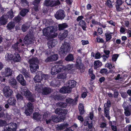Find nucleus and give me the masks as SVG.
<instances>
[{"label":"nucleus","mask_w":131,"mask_h":131,"mask_svg":"<svg viewBox=\"0 0 131 131\" xmlns=\"http://www.w3.org/2000/svg\"><path fill=\"white\" fill-rule=\"evenodd\" d=\"M73 68V65L69 64L66 67L61 64H59L53 66L51 69V73L53 75H55L59 73V72H63L65 70L66 71L70 70Z\"/></svg>","instance_id":"obj_1"},{"label":"nucleus","mask_w":131,"mask_h":131,"mask_svg":"<svg viewBox=\"0 0 131 131\" xmlns=\"http://www.w3.org/2000/svg\"><path fill=\"white\" fill-rule=\"evenodd\" d=\"M29 64V68L31 72L32 73L36 72L39 66L38 64L39 63L38 59L37 57H34L29 59L28 61Z\"/></svg>","instance_id":"obj_2"},{"label":"nucleus","mask_w":131,"mask_h":131,"mask_svg":"<svg viewBox=\"0 0 131 131\" xmlns=\"http://www.w3.org/2000/svg\"><path fill=\"white\" fill-rule=\"evenodd\" d=\"M56 30V29L54 26L48 27L43 29V35L47 37H53L55 36L54 34Z\"/></svg>","instance_id":"obj_3"},{"label":"nucleus","mask_w":131,"mask_h":131,"mask_svg":"<svg viewBox=\"0 0 131 131\" xmlns=\"http://www.w3.org/2000/svg\"><path fill=\"white\" fill-rule=\"evenodd\" d=\"M55 112L56 114L60 115L59 118L60 121H63L66 117L68 111L66 109L57 108L56 109Z\"/></svg>","instance_id":"obj_4"},{"label":"nucleus","mask_w":131,"mask_h":131,"mask_svg":"<svg viewBox=\"0 0 131 131\" xmlns=\"http://www.w3.org/2000/svg\"><path fill=\"white\" fill-rule=\"evenodd\" d=\"M70 47L69 43L65 42L62 44L59 51L60 55H64L69 52L70 50Z\"/></svg>","instance_id":"obj_5"},{"label":"nucleus","mask_w":131,"mask_h":131,"mask_svg":"<svg viewBox=\"0 0 131 131\" xmlns=\"http://www.w3.org/2000/svg\"><path fill=\"white\" fill-rule=\"evenodd\" d=\"M81 57H78L77 59L75 66L77 68L80 70L81 72L83 73L85 71V67L83 64H81Z\"/></svg>","instance_id":"obj_6"},{"label":"nucleus","mask_w":131,"mask_h":131,"mask_svg":"<svg viewBox=\"0 0 131 131\" xmlns=\"http://www.w3.org/2000/svg\"><path fill=\"white\" fill-rule=\"evenodd\" d=\"M33 104L30 102L28 103L25 106V114L27 116H30L33 111Z\"/></svg>","instance_id":"obj_7"},{"label":"nucleus","mask_w":131,"mask_h":131,"mask_svg":"<svg viewBox=\"0 0 131 131\" xmlns=\"http://www.w3.org/2000/svg\"><path fill=\"white\" fill-rule=\"evenodd\" d=\"M23 92L24 95L27 97L29 101L31 102H33L35 101V99L34 98L32 94L28 90L25 89Z\"/></svg>","instance_id":"obj_8"},{"label":"nucleus","mask_w":131,"mask_h":131,"mask_svg":"<svg viewBox=\"0 0 131 131\" xmlns=\"http://www.w3.org/2000/svg\"><path fill=\"white\" fill-rule=\"evenodd\" d=\"M3 91L5 97H8L12 95L13 91L9 86H5L3 89Z\"/></svg>","instance_id":"obj_9"},{"label":"nucleus","mask_w":131,"mask_h":131,"mask_svg":"<svg viewBox=\"0 0 131 131\" xmlns=\"http://www.w3.org/2000/svg\"><path fill=\"white\" fill-rule=\"evenodd\" d=\"M33 38V35L29 33L27 34L24 39L23 42L25 45H28L30 44L32 41Z\"/></svg>","instance_id":"obj_10"},{"label":"nucleus","mask_w":131,"mask_h":131,"mask_svg":"<svg viewBox=\"0 0 131 131\" xmlns=\"http://www.w3.org/2000/svg\"><path fill=\"white\" fill-rule=\"evenodd\" d=\"M8 57L9 60H13L15 62H18L20 61L21 57L19 54L15 52L14 54H10Z\"/></svg>","instance_id":"obj_11"},{"label":"nucleus","mask_w":131,"mask_h":131,"mask_svg":"<svg viewBox=\"0 0 131 131\" xmlns=\"http://www.w3.org/2000/svg\"><path fill=\"white\" fill-rule=\"evenodd\" d=\"M54 16L57 19L62 20L64 19L65 16L64 11L62 9L58 10L55 14Z\"/></svg>","instance_id":"obj_12"},{"label":"nucleus","mask_w":131,"mask_h":131,"mask_svg":"<svg viewBox=\"0 0 131 131\" xmlns=\"http://www.w3.org/2000/svg\"><path fill=\"white\" fill-rule=\"evenodd\" d=\"M10 124V127H5L4 128V131H16L17 128V125L16 123H11Z\"/></svg>","instance_id":"obj_13"},{"label":"nucleus","mask_w":131,"mask_h":131,"mask_svg":"<svg viewBox=\"0 0 131 131\" xmlns=\"http://www.w3.org/2000/svg\"><path fill=\"white\" fill-rule=\"evenodd\" d=\"M58 58V54H55L48 57L46 59L45 61L47 63L49 62L55 61H56Z\"/></svg>","instance_id":"obj_14"},{"label":"nucleus","mask_w":131,"mask_h":131,"mask_svg":"<svg viewBox=\"0 0 131 131\" xmlns=\"http://www.w3.org/2000/svg\"><path fill=\"white\" fill-rule=\"evenodd\" d=\"M12 74V71L9 68H7L5 69V71L2 73L3 75H4L6 78L10 77Z\"/></svg>","instance_id":"obj_15"},{"label":"nucleus","mask_w":131,"mask_h":131,"mask_svg":"<svg viewBox=\"0 0 131 131\" xmlns=\"http://www.w3.org/2000/svg\"><path fill=\"white\" fill-rule=\"evenodd\" d=\"M124 110V114L126 116H128L131 115V105H129L127 106H123Z\"/></svg>","instance_id":"obj_16"},{"label":"nucleus","mask_w":131,"mask_h":131,"mask_svg":"<svg viewBox=\"0 0 131 131\" xmlns=\"http://www.w3.org/2000/svg\"><path fill=\"white\" fill-rule=\"evenodd\" d=\"M17 81L22 85L25 86L26 85V83L24 80L23 76L21 74H19L17 77Z\"/></svg>","instance_id":"obj_17"},{"label":"nucleus","mask_w":131,"mask_h":131,"mask_svg":"<svg viewBox=\"0 0 131 131\" xmlns=\"http://www.w3.org/2000/svg\"><path fill=\"white\" fill-rule=\"evenodd\" d=\"M51 97L56 101H63L64 99V97L62 95L59 94H52Z\"/></svg>","instance_id":"obj_18"},{"label":"nucleus","mask_w":131,"mask_h":131,"mask_svg":"<svg viewBox=\"0 0 131 131\" xmlns=\"http://www.w3.org/2000/svg\"><path fill=\"white\" fill-rule=\"evenodd\" d=\"M9 84L13 88L17 89L18 87L17 85V82L16 79L14 78H12L9 80Z\"/></svg>","instance_id":"obj_19"},{"label":"nucleus","mask_w":131,"mask_h":131,"mask_svg":"<svg viewBox=\"0 0 131 131\" xmlns=\"http://www.w3.org/2000/svg\"><path fill=\"white\" fill-rule=\"evenodd\" d=\"M41 0H34L33 2V4L34 5L33 7V9L36 12H38L39 11L38 7L39 4Z\"/></svg>","instance_id":"obj_20"},{"label":"nucleus","mask_w":131,"mask_h":131,"mask_svg":"<svg viewBox=\"0 0 131 131\" xmlns=\"http://www.w3.org/2000/svg\"><path fill=\"white\" fill-rule=\"evenodd\" d=\"M60 92L62 93H70L71 92V90H70L68 86H63L61 88L60 90Z\"/></svg>","instance_id":"obj_21"},{"label":"nucleus","mask_w":131,"mask_h":131,"mask_svg":"<svg viewBox=\"0 0 131 131\" xmlns=\"http://www.w3.org/2000/svg\"><path fill=\"white\" fill-rule=\"evenodd\" d=\"M76 85V82L74 80H70L68 82L67 86L69 88V89L71 90V91L72 88H74Z\"/></svg>","instance_id":"obj_22"},{"label":"nucleus","mask_w":131,"mask_h":131,"mask_svg":"<svg viewBox=\"0 0 131 131\" xmlns=\"http://www.w3.org/2000/svg\"><path fill=\"white\" fill-rule=\"evenodd\" d=\"M68 34V31L67 30H64L63 32L59 36V37L61 40H63L65 39L67 36Z\"/></svg>","instance_id":"obj_23"},{"label":"nucleus","mask_w":131,"mask_h":131,"mask_svg":"<svg viewBox=\"0 0 131 131\" xmlns=\"http://www.w3.org/2000/svg\"><path fill=\"white\" fill-rule=\"evenodd\" d=\"M16 100L14 97H10L7 101L8 104L10 105L15 106L16 105Z\"/></svg>","instance_id":"obj_24"},{"label":"nucleus","mask_w":131,"mask_h":131,"mask_svg":"<svg viewBox=\"0 0 131 131\" xmlns=\"http://www.w3.org/2000/svg\"><path fill=\"white\" fill-rule=\"evenodd\" d=\"M78 25L81 27L85 31L86 30L87 25L84 20H82L80 21Z\"/></svg>","instance_id":"obj_25"},{"label":"nucleus","mask_w":131,"mask_h":131,"mask_svg":"<svg viewBox=\"0 0 131 131\" xmlns=\"http://www.w3.org/2000/svg\"><path fill=\"white\" fill-rule=\"evenodd\" d=\"M78 108L80 115H83L85 112L83 105L81 103H79L78 106Z\"/></svg>","instance_id":"obj_26"},{"label":"nucleus","mask_w":131,"mask_h":131,"mask_svg":"<svg viewBox=\"0 0 131 131\" xmlns=\"http://www.w3.org/2000/svg\"><path fill=\"white\" fill-rule=\"evenodd\" d=\"M104 116L110 120L111 119V117L110 116V108L107 107H104Z\"/></svg>","instance_id":"obj_27"},{"label":"nucleus","mask_w":131,"mask_h":131,"mask_svg":"<svg viewBox=\"0 0 131 131\" xmlns=\"http://www.w3.org/2000/svg\"><path fill=\"white\" fill-rule=\"evenodd\" d=\"M15 26V24L14 22L10 21L9 22L6 26L7 29L9 30H11L14 29Z\"/></svg>","instance_id":"obj_28"},{"label":"nucleus","mask_w":131,"mask_h":131,"mask_svg":"<svg viewBox=\"0 0 131 131\" xmlns=\"http://www.w3.org/2000/svg\"><path fill=\"white\" fill-rule=\"evenodd\" d=\"M51 92V89L49 88L45 87L42 89V94L43 95H47Z\"/></svg>","instance_id":"obj_29"},{"label":"nucleus","mask_w":131,"mask_h":131,"mask_svg":"<svg viewBox=\"0 0 131 131\" xmlns=\"http://www.w3.org/2000/svg\"><path fill=\"white\" fill-rule=\"evenodd\" d=\"M102 65V63L99 60L95 61L94 62V69H96Z\"/></svg>","instance_id":"obj_30"},{"label":"nucleus","mask_w":131,"mask_h":131,"mask_svg":"<svg viewBox=\"0 0 131 131\" xmlns=\"http://www.w3.org/2000/svg\"><path fill=\"white\" fill-rule=\"evenodd\" d=\"M68 27V25L66 23L60 24L58 25V30L59 31L63 30Z\"/></svg>","instance_id":"obj_31"},{"label":"nucleus","mask_w":131,"mask_h":131,"mask_svg":"<svg viewBox=\"0 0 131 131\" xmlns=\"http://www.w3.org/2000/svg\"><path fill=\"white\" fill-rule=\"evenodd\" d=\"M65 60L67 61H73L74 60L73 55L71 53L69 54L65 58Z\"/></svg>","instance_id":"obj_32"},{"label":"nucleus","mask_w":131,"mask_h":131,"mask_svg":"<svg viewBox=\"0 0 131 131\" xmlns=\"http://www.w3.org/2000/svg\"><path fill=\"white\" fill-rule=\"evenodd\" d=\"M29 12V10L26 8L23 9L19 13L20 15L24 17Z\"/></svg>","instance_id":"obj_33"},{"label":"nucleus","mask_w":131,"mask_h":131,"mask_svg":"<svg viewBox=\"0 0 131 131\" xmlns=\"http://www.w3.org/2000/svg\"><path fill=\"white\" fill-rule=\"evenodd\" d=\"M50 85L51 86L54 88L57 86L59 87L60 85V82L59 81H52L50 83Z\"/></svg>","instance_id":"obj_34"},{"label":"nucleus","mask_w":131,"mask_h":131,"mask_svg":"<svg viewBox=\"0 0 131 131\" xmlns=\"http://www.w3.org/2000/svg\"><path fill=\"white\" fill-rule=\"evenodd\" d=\"M7 22V19L2 16L0 18V26H3L5 25Z\"/></svg>","instance_id":"obj_35"},{"label":"nucleus","mask_w":131,"mask_h":131,"mask_svg":"<svg viewBox=\"0 0 131 131\" xmlns=\"http://www.w3.org/2000/svg\"><path fill=\"white\" fill-rule=\"evenodd\" d=\"M56 40H51L48 42L47 44L49 48H51L54 47L56 45L55 42Z\"/></svg>","instance_id":"obj_36"},{"label":"nucleus","mask_w":131,"mask_h":131,"mask_svg":"<svg viewBox=\"0 0 131 131\" xmlns=\"http://www.w3.org/2000/svg\"><path fill=\"white\" fill-rule=\"evenodd\" d=\"M69 126V124L67 123H63L61 124L60 126H58V128L60 130H62L65 129L66 128L67 129L68 127Z\"/></svg>","instance_id":"obj_37"},{"label":"nucleus","mask_w":131,"mask_h":131,"mask_svg":"<svg viewBox=\"0 0 131 131\" xmlns=\"http://www.w3.org/2000/svg\"><path fill=\"white\" fill-rule=\"evenodd\" d=\"M115 7L117 12L122 11L124 9L123 5H115Z\"/></svg>","instance_id":"obj_38"},{"label":"nucleus","mask_w":131,"mask_h":131,"mask_svg":"<svg viewBox=\"0 0 131 131\" xmlns=\"http://www.w3.org/2000/svg\"><path fill=\"white\" fill-rule=\"evenodd\" d=\"M94 16V15L93 14H90V12H89L86 13V14L85 15V17H86V20H88L89 19V20L91 19L93 16Z\"/></svg>","instance_id":"obj_39"},{"label":"nucleus","mask_w":131,"mask_h":131,"mask_svg":"<svg viewBox=\"0 0 131 131\" xmlns=\"http://www.w3.org/2000/svg\"><path fill=\"white\" fill-rule=\"evenodd\" d=\"M67 74L65 73H61L58 75L57 78L59 79H65L66 78Z\"/></svg>","instance_id":"obj_40"},{"label":"nucleus","mask_w":131,"mask_h":131,"mask_svg":"<svg viewBox=\"0 0 131 131\" xmlns=\"http://www.w3.org/2000/svg\"><path fill=\"white\" fill-rule=\"evenodd\" d=\"M22 19V17L20 16L19 15L15 17L13 19V20L16 23H19L20 22Z\"/></svg>","instance_id":"obj_41"},{"label":"nucleus","mask_w":131,"mask_h":131,"mask_svg":"<svg viewBox=\"0 0 131 131\" xmlns=\"http://www.w3.org/2000/svg\"><path fill=\"white\" fill-rule=\"evenodd\" d=\"M34 79V82L35 83H39L41 81V78L40 76L37 75L35 77Z\"/></svg>","instance_id":"obj_42"},{"label":"nucleus","mask_w":131,"mask_h":131,"mask_svg":"<svg viewBox=\"0 0 131 131\" xmlns=\"http://www.w3.org/2000/svg\"><path fill=\"white\" fill-rule=\"evenodd\" d=\"M16 97L17 101L20 102L23 100V97L21 94L18 93L16 95Z\"/></svg>","instance_id":"obj_43"},{"label":"nucleus","mask_w":131,"mask_h":131,"mask_svg":"<svg viewBox=\"0 0 131 131\" xmlns=\"http://www.w3.org/2000/svg\"><path fill=\"white\" fill-rule=\"evenodd\" d=\"M108 70L107 69L103 68L101 69L100 73L103 75H107V74Z\"/></svg>","instance_id":"obj_44"},{"label":"nucleus","mask_w":131,"mask_h":131,"mask_svg":"<svg viewBox=\"0 0 131 131\" xmlns=\"http://www.w3.org/2000/svg\"><path fill=\"white\" fill-rule=\"evenodd\" d=\"M21 5L22 6H28V2L27 0H21Z\"/></svg>","instance_id":"obj_45"},{"label":"nucleus","mask_w":131,"mask_h":131,"mask_svg":"<svg viewBox=\"0 0 131 131\" xmlns=\"http://www.w3.org/2000/svg\"><path fill=\"white\" fill-rule=\"evenodd\" d=\"M65 101L68 104H72L73 105V100L71 98H68L66 99L65 100Z\"/></svg>","instance_id":"obj_46"},{"label":"nucleus","mask_w":131,"mask_h":131,"mask_svg":"<svg viewBox=\"0 0 131 131\" xmlns=\"http://www.w3.org/2000/svg\"><path fill=\"white\" fill-rule=\"evenodd\" d=\"M105 35L106 37V42L110 40L112 38V35L110 34L105 33Z\"/></svg>","instance_id":"obj_47"},{"label":"nucleus","mask_w":131,"mask_h":131,"mask_svg":"<svg viewBox=\"0 0 131 131\" xmlns=\"http://www.w3.org/2000/svg\"><path fill=\"white\" fill-rule=\"evenodd\" d=\"M111 106V103L110 101L108 100L106 103H105L104 105V107H107L109 108Z\"/></svg>","instance_id":"obj_48"},{"label":"nucleus","mask_w":131,"mask_h":131,"mask_svg":"<svg viewBox=\"0 0 131 131\" xmlns=\"http://www.w3.org/2000/svg\"><path fill=\"white\" fill-rule=\"evenodd\" d=\"M22 73L25 77H27L28 76L29 74L27 71L25 69H23L22 70Z\"/></svg>","instance_id":"obj_49"},{"label":"nucleus","mask_w":131,"mask_h":131,"mask_svg":"<svg viewBox=\"0 0 131 131\" xmlns=\"http://www.w3.org/2000/svg\"><path fill=\"white\" fill-rule=\"evenodd\" d=\"M12 49L15 51H18L19 49L18 45L16 43L13 45L12 47Z\"/></svg>","instance_id":"obj_50"},{"label":"nucleus","mask_w":131,"mask_h":131,"mask_svg":"<svg viewBox=\"0 0 131 131\" xmlns=\"http://www.w3.org/2000/svg\"><path fill=\"white\" fill-rule=\"evenodd\" d=\"M105 4L109 8H111L113 7L111 1L110 0H107Z\"/></svg>","instance_id":"obj_51"},{"label":"nucleus","mask_w":131,"mask_h":131,"mask_svg":"<svg viewBox=\"0 0 131 131\" xmlns=\"http://www.w3.org/2000/svg\"><path fill=\"white\" fill-rule=\"evenodd\" d=\"M118 57V55L117 54H115L113 55L112 57V60L113 61H116Z\"/></svg>","instance_id":"obj_52"},{"label":"nucleus","mask_w":131,"mask_h":131,"mask_svg":"<svg viewBox=\"0 0 131 131\" xmlns=\"http://www.w3.org/2000/svg\"><path fill=\"white\" fill-rule=\"evenodd\" d=\"M96 40L97 42L98 43H104V42L102 38H100V37L99 36L96 38Z\"/></svg>","instance_id":"obj_53"},{"label":"nucleus","mask_w":131,"mask_h":131,"mask_svg":"<svg viewBox=\"0 0 131 131\" xmlns=\"http://www.w3.org/2000/svg\"><path fill=\"white\" fill-rule=\"evenodd\" d=\"M59 105L60 107L63 108H66L67 106L66 103L62 102L59 103Z\"/></svg>","instance_id":"obj_54"},{"label":"nucleus","mask_w":131,"mask_h":131,"mask_svg":"<svg viewBox=\"0 0 131 131\" xmlns=\"http://www.w3.org/2000/svg\"><path fill=\"white\" fill-rule=\"evenodd\" d=\"M94 25H101V23L100 22H98L97 21H95V19H93L91 22Z\"/></svg>","instance_id":"obj_55"},{"label":"nucleus","mask_w":131,"mask_h":131,"mask_svg":"<svg viewBox=\"0 0 131 131\" xmlns=\"http://www.w3.org/2000/svg\"><path fill=\"white\" fill-rule=\"evenodd\" d=\"M124 2L122 0H116L115 5H122Z\"/></svg>","instance_id":"obj_56"},{"label":"nucleus","mask_w":131,"mask_h":131,"mask_svg":"<svg viewBox=\"0 0 131 131\" xmlns=\"http://www.w3.org/2000/svg\"><path fill=\"white\" fill-rule=\"evenodd\" d=\"M86 124L87 125H87L88 126V127L89 128V129H91L93 127V124L92 121L90 123H89V122L87 121V122Z\"/></svg>","instance_id":"obj_57"},{"label":"nucleus","mask_w":131,"mask_h":131,"mask_svg":"<svg viewBox=\"0 0 131 131\" xmlns=\"http://www.w3.org/2000/svg\"><path fill=\"white\" fill-rule=\"evenodd\" d=\"M34 131H43V129L42 127L38 126L34 129Z\"/></svg>","instance_id":"obj_58"},{"label":"nucleus","mask_w":131,"mask_h":131,"mask_svg":"<svg viewBox=\"0 0 131 131\" xmlns=\"http://www.w3.org/2000/svg\"><path fill=\"white\" fill-rule=\"evenodd\" d=\"M111 122V124L110 125V126L112 130L113 131H117V128L116 126L113 125L112 122Z\"/></svg>","instance_id":"obj_59"},{"label":"nucleus","mask_w":131,"mask_h":131,"mask_svg":"<svg viewBox=\"0 0 131 131\" xmlns=\"http://www.w3.org/2000/svg\"><path fill=\"white\" fill-rule=\"evenodd\" d=\"M52 121L54 122L58 123L59 122V120L58 118L56 116H53L52 117Z\"/></svg>","instance_id":"obj_60"},{"label":"nucleus","mask_w":131,"mask_h":131,"mask_svg":"<svg viewBox=\"0 0 131 131\" xmlns=\"http://www.w3.org/2000/svg\"><path fill=\"white\" fill-rule=\"evenodd\" d=\"M9 17L11 19L14 16L13 12L12 10L9 11L8 12Z\"/></svg>","instance_id":"obj_61"},{"label":"nucleus","mask_w":131,"mask_h":131,"mask_svg":"<svg viewBox=\"0 0 131 131\" xmlns=\"http://www.w3.org/2000/svg\"><path fill=\"white\" fill-rule=\"evenodd\" d=\"M6 123V121L5 120L0 119V126H4Z\"/></svg>","instance_id":"obj_62"},{"label":"nucleus","mask_w":131,"mask_h":131,"mask_svg":"<svg viewBox=\"0 0 131 131\" xmlns=\"http://www.w3.org/2000/svg\"><path fill=\"white\" fill-rule=\"evenodd\" d=\"M101 58V54L99 52L96 53L95 56V58L96 59H98Z\"/></svg>","instance_id":"obj_63"},{"label":"nucleus","mask_w":131,"mask_h":131,"mask_svg":"<svg viewBox=\"0 0 131 131\" xmlns=\"http://www.w3.org/2000/svg\"><path fill=\"white\" fill-rule=\"evenodd\" d=\"M39 115V114L37 112L34 113L33 114V117L35 119H38V117Z\"/></svg>","instance_id":"obj_64"}]
</instances>
